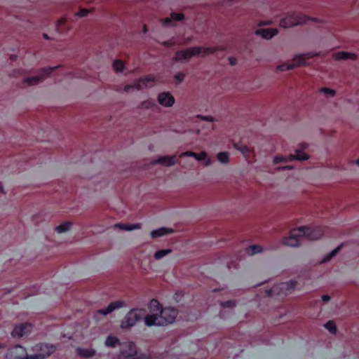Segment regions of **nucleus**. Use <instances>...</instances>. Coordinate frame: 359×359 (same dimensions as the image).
Masks as SVG:
<instances>
[{
  "instance_id": "nucleus-18",
  "label": "nucleus",
  "mask_w": 359,
  "mask_h": 359,
  "mask_svg": "<svg viewBox=\"0 0 359 359\" xmlns=\"http://www.w3.org/2000/svg\"><path fill=\"white\" fill-rule=\"evenodd\" d=\"M310 156L302 150L297 149L294 154H290L289 158L292 161H306L309 159Z\"/></svg>"
},
{
  "instance_id": "nucleus-1",
  "label": "nucleus",
  "mask_w": 359,
  "mask_h": 359,
  "mask_svg": "<svg viewBox=\"0 0 359 359\" xmlns=\"http://www.w3.org/2000/svg\"><path fill=\"white\" fill-rule=\"evenodd\" d=\"M151 312H159L149 314L145 318V325L147 326H167L173 323L179 313L178 310L173 307H165L156 299H152L149 304Z\"/></svg>"
},
{
  "instance_id": "nucleus-51",
  "label": "nucleus",
  "mask_w": 359,
  "mask_h": 359,
  "mask_svg": "<svg viewBox=\"0 0 359 359\" xmlns=\"http://www.w3.org/2000/svg\"><path fill=\"white\" fill-rule=\"evenodd\" d=\"M10 58L11 60L15 61L17 59V56L15 55H11Z\"/></svg>"
},
{
  "instance_id": "nucleus-22",
  "label": "nucleus",
  "mask_w": 359,
  "mask_h": 359,
  "mask_svg": "<svg viewBox=\"0 0 359 359\" xmlns=\"http://www.w3.org/2000/svg\"><path fill=\"white\" fill-rule=\"evenodd\" d=\"M184 18L182 13H172L170 15V18H166L164 19L163 25L169 26L172 21H181Z\"/></svg>"
},
{
  "instance_id": "nucleus-42",
  "label": "nucleus",
  "mask_w": 359,
  "mask_h": 359,
  "mask_svg": "<svg viewBox=\"0 0 359 359\" xmlns=\"http://www.w3.org/2000/svg\"><path fill=\"white\" fill-rule=\"evenodd\" d=\"M25 74V70H23L22 69H15L13 70L11 74H10V76H12V77H18L20 76H22Z\"/></svg>"
},
{
  "instance_id": "nucleus-3",
  "label": "nucleus",
  "mask_w": 359,
  "mask_h": 359,
  "mask_svg": "<svg viewBox=\"0 0 359 359\" xmlns=\"http://www.w3.org/2000/svg\"><path fill=\"white\" fill-rule=\"evenodd\" d=\"M317 54L311 53L295 55L292 59L279 65L276 68V72H285L292 70L294 68L309 65L307 60L313 57Z\"/></svg>"
},
{
  "instance_id": "nucleus-56",
  "label": "nucleus",
  "mask_w": 359,
  "mask_h": 359,
  "mask_svg": "<svg viewBox=\"0 0 359 359\" xmlns=\"http://www.w3.org/2000/svg\"><path fill=\"white\" fill-rule=\"evenodd\" d=\"M266 24L268 25V24H269V22H267L266 23H265V22H262V23H260L259 25H266Z\"/></svg>"
},
{
  "instance_id": "nucleus-41",
  "label": "nucleus",
  "mask_w": 359,
  "mask_h": 359,
  "mask_svg": "<svg viewBox=\"0 0 359 359\" xmlns=\"http://www.w3.org/2000/svg\"><path fill=\"white\" fill-rule=\"evenodd\" d=\"M185 74L182 72H178L174 76V80L176 84H179L182 82L184 79Z\"/></svg>"
},
{
  "instance_id": "nucleus-28",
  "label": "nucleus",
  "mask_w": 359,
  "mask_h": 359,
  "mask_svg": "<svg viewBox=\"0 0 359 359\" xmlns=\"http://www.w3.org/2000/svg\"><path fill=\"white\" fill-rule=\"evenodd\" d=\"M104 344L106 346L111 348H114L116 346L121 345L120 340L116 337L112 335H109L107 337Z\"/></svg>"
},
{
  "instance_id": "nucleus-15",
  "label": "nucleus",
  "mask_w": 359,
  "mask_h": 359,
  "mask_svg": "<svg viewBox=\"0 0 359 359\" xmlns=\"http://www.w3.org/2000/svg\"><path fill=\"white\" fill-rule=\"evenodd\" d=\"M175 101L174 97L169 92L161 93L158 95V102L163 107H172L174 104Z\"/></svg>"
},
{
  "instance_id": "nucleus-30",
  "label": "nucleus",
  "mask_w": 359,
  "mask_h": 359,
  "mask_svg": "<svg viewBox=\"0 0 359 359\" xmlns=\"http://www.w3.org/2000/svg\"><path fill=\"white\" fill-rule=\"evenodd\" d=\"M41 81H43V78H41L39 75L37 76L29 77L23 80V83H26L28 86L37 85Z\"/></svg>"
},
{
  "instance_id": "nucleus-36",
  "label": "nucleus",
  "mask_w": 359,
  "mask_h": 359,
  "mask_svg": "<svg viewBox=\"0 0 359 359\" xmlns=\"http://www.w3.org/2000/svg\"><path fill=\"white\" fill-rule=\"evenodd\" d=\"M171 252V250H160L155 252L154 254V258L156 259H160L164 256L168 255Z\"/></svg>"
},
{
  "instance_id": "nucleus-26",
  "label": "nucleus",
  "mask_w": 359,
  "mask_h": 359,
  "mask_svg": "<svg viewBox=\"0 0 359 359\" xmlns=\"http://www.w3.org/2000/svg\"><path fill=\"white\" fill-rule=\"evenodd\" d=\"M60 67V66H55L53 67H43L41 69H39V76L41 78H43V81L45 80L46 78L49 77L52 72L55 71V69Z\"/></svg>"
},
{
  "instance_id": "nucleus-16",
  "label": "nucleus",
  "mask_w": 359,
  "mask_h": 359,
  "mask_svg": "<svg viewBox=\"0 0 359 359\" xmlns=\"http://www.w3.org/2000/svg\"><path fill=\"white\" fill-rule=\"evenodd\" d=\"M255 34L260 36L265 39H270L278 34L277 29L275 28H259L255 32Z\"/></svg>"
},
{
  "instance_id": "nucleus-5",
  "label": "nucleus",
  "mask_w": 359,
  "mask_h": 359,
  "mask_svg": "<svg viewBox=\"0 0 359 359\" xmlns=\"http://www.w3.org/2000/svg\"><path fill=\"white\" fill-rule=\"evenodd\" d=\"M302 231L300 227L291 229L288 235L282 238L281 243L290 247L299 246L301 239L304 238V232Z\"/></svg>"
},
{
  "instance_id": "nucleus-52",
  "label": "nucleus",
  "mask_w": 359,
  "mask_h": 359,
  "mask_svg": "<svg viewBox=\"0 0 359 359\" xmlns=\"http://www.w3.org/2000/svg\"><path fill=\"white\" fill-rule=\"evenodd\" d=\"M6 344H2V343H0V349H4L6 348Z\"/></svg>"
},
{
  "instance_id": "nucleus-7",
  "label": "nucleus",
  "mask_w": 359,
  "mask_h": 359,
  "mask_svg": "<svg viewBox=\"0 0 359 359\" xmlns=\"http://www.w3.org/2000/svg\"><path fill=\"white\" fill-rule=\"evenodd\" d=\"M26 348L20 345H15L8 348L4 359H30Z\"/></svg>"
},
{
  "instance_id": "nucleus-20",
  "label": "nucleus",
  "mask_w": 359,
  "mask_h": 359,
  "mask_svg": "<svg viewBox=\"0 0 359 359\" xmlns=\"http://www.w3.org/2000/svg\"><path fill=\"white\" fill-rule=\"evenodd\" d=\"M114 227L115 229H118L122 231H132L135 229H141L142 226L141 224L140 223L134 224L117 223L114 224Z\"/></svg>"
},
{
  "instance_id": "nucleus-12",
  "label": "nucleus",
  "mask_w": 359,
  "mask_h": 359,
  "mask_svg": "<svg viewBox=\"0 0 359 359\" xmlns=\"http://www.w3.org/2000/svg\"><path fill=\"white\" fill-rule=\"evenodd\" d=\"M156 81L157 80L154 76L147 75L136 81L135 89L141 90L147 88H151L156 84Z\"/></svg>"
},
{
  "instance_id": "nucleus-27",
  "label": "nucleus",
  "mask_w": 359,
  "mask_h": 359,
  "mask_svg": "<svg viewBox=\"0 0 359 359\" xmlns=\"http://www.w3.org/2000/svg\"><path fill=\"white\" fill-rule=\"evenodd\" d=\"M136 323V320L135 318L130 315V313L128 312L124 320L121 323V327L123 328H130L133 326Z\"/></svg>"
},
{
  "instance_id": "nucleus-54",
  "label": "nucleus",
  "mask_w": 359,
  "mask_h": 359,
  "mask_svg": "<svg viewBox=\"0 0 359 359\" xmlns=\"http://www.w3.org/2000/svg\"><path fill=\"white\" fill-rule=\"evenodd\" d=\"M143 32H144V33H147V26L145 25L143 27Z\"/></svg>"
},
{
  "instance_id": "nucleus-37",
  "label": "nucleus",
  "mask_w": 359,
  "mask_h": 359,
  "mask_svg": "<svg viewBox=\"0 0 359 359\" xmlns=\"http://www.w3.org/2000/svg\"><path fill=\"white\" fill-rule=\"evenodd\" d=\"M320 92L324 93L327 97H334L336 95V91L329 88H321Z\"/></svg>"
},
{
  "instance_id": "nucleus-44",
  "label": "nucleus",
  "mask_w": 359,
  "mask_h": 359,
  "mask_svg": "<svg viewBox=\"0 0 359 359\" xmlns=\"http://www.w3.org/2000/svg\"><path fill=\"white\" fill-rule=\"evenodd\" d=\"M194 156H195V152L191 151H187L181 153L180 154L179 157L180 158H182V157H194Z\"/></svg>"
},
{
  "instance_id": "nucleus-58",
  "label": "nucleus",
  "mask_w": 359,
  "mask_h": 359,
  "mask_svg": "<svg viewBox=\"0 0 359 359\" xmlns=\"http://www.w3.org/2000/svg\"><path fill=\"white\" fill-rule=\"evenodd\" d=\"M153 313H157V317H159V312H153Z\"/></svg>"
},
{
  "instance_id": "nucleus-21",
  "label": "nucleus",
  "mask_w": 359,
  "mask_h": 359,
  "mask_svg": "<svg viewBox=\"0 0 359 359\" xmlns=\"http://www.w3.org/2000/svg\"><path fill=\"white\" fill-rule=\"evenodd\" d=\"M130 315L135 318L136 322L144 318L145 320L146 316L149 314H147V311L144 309H133L129 311Z\"/></svg>"
},
{
  "instance_id": "nucleus-34",
  "label": "nucleus",
  "mask_w": 359,
  "mask_h": 359,
  "mask_svg": "<svg viewBox=\"0 0 359 359\" xmlns=\"http://www.w3.org/2000/svg\"><path fill=\"white\" fill-rule=\"evenodd\" d=\"M326 329H327L331 333L335 334L337 333V326L334 321L329 320L325 325Z\"/></svg>"
},
{
  "instance_id": "nucleus-19",
  "label": "nucleus",
  "mask_w": 359,
  "mask_h": 359,
  "mask_svg": "<svg viewBox=\"0 0 359 359\" xmlns=\"http://www.w3.org/2000/svg\"><path fill=\"white\" fill-rule=\"evenodd\" d=\"M333 58L335 60H355L357 58V55L354 53L347 52H338L333 54Z\"/></svg>"
},
{
  "instance_id": "nucleus-39",
  "label": "nucleus",
  "mask_w": 359,
  "mask_h": 359,
  "mask_svg": "<svg viewBox=\"0 0 359 359\" xmlns=\"http://www.w3.org/2000/svg\"><path fill=\"white\" fill-rule=\"evenodd\" d=\"M236 302L235 300H229L226 302H222L220 305L223 308H233L236 306Z\"/></svg>"
},
{
  "instance_id": "nucleus-49",
  "label": "nucleus",
  "mask_w": 359,
  "mask_h": 359,
  "mask_svg": "<svg viewBox=\"0 0 359 359\" xmlns=\"http://www.w3.org/2000/svg\"><path fill=\"white\" fill-rule=\"evenodd\" d=\"M322 299L324 302H327L330 299V297L329 295H323Z\"/></svg>"
},
{
  "instance_id": "nucleus-8",
  "label": "nucleus",
  "mask_w": 359,
  "mask_h": 359,
  "mask_svg": "<svg viewBox=\"0 0 359 359\" xmlns=\"http://www.w3.org/2000/svg\"><path fill=\"white\" fill-rule=\"evenodd\" d=\"M137 348L135 343L128 342L124 344L117 354L116 359H137Z\"/></svg>"
},
{
  "instance_id": "nucleus-38",
  "label": "nucleus",
  "mask_w": 359,
  "mask_h": 359,
  "mask_svg": "<svg viewBox=\"0 0 359 359\" xmlns=\"http://www.w3.org/2000/svg\"><path fill=\"white\" fill-rule=\"evenodd\" d=\"M217 159L222 163H228L229 154L227 152H220L217 154Z\"/></svg>"
},
{
  "instance_id": "nucleus-33",
  "label": "nucleus",
  "mask_w": 359,
  "mask_h": 359,
  "mask_svg": "<svg viewBox=\"0 0 359 359\" xmlns=\"http://www.w3.org/2000/svg\"><path fill=\"white\" fill-rule=\"evenodd\" d=\"M262 248L259 245H251L246 249V252L249 255H253L256 253L260 252Z\"/></svg>"
},
{
  "instance_id": "nucleus-23",
  "label": "nucleus",
  "mask_w": 359,
  "mask_h": 359,
  "mask_svg": "<svg viewBox=\"0 0 359 359\" xmlns=\"http://www.w3.org/2000/svg\"><path fill=\"white\" fill-rule=\"evenodd\" d=\"M174 233V230L172 229L162 227L156 230H154L151 231V235L152 238H157L160 236H163L164 235L170 234Z\"/></svg>"
},
{
  "instance_id": "nucleus-25",
  "label": "nucleus",
  "mask_w": 359,
  "mask_h": 359,
  "mask_svg": "<svg viewBox=\"0 0 359 359\" xmlns=\"http://www.w3.org/2000/svg\"><path fill=\"white\" fill-rule=\"evenodd\" d=\"M194 158H195L198 161H204L203 165L205 166H208L212 163L211 158L208 156V154L205 151H201L199 154L195 153Z\"/></svg>"
},
{
  "instance_id": "nucleus-59",
  "label": "nucleus",
  "mask_w": 359,
  "mask_h": 359,
  "mask_svg": "<svg viewBox=\"0 0 359 359\" xmlns=\"http://www.w3.org/2000/svg\"><path fill=\"white\" fill-rule=\"evenodd\" d=\"M356 164L359 166V158L356 161Z\"/></svg>"
},
{
  "instance_id": "nucleus-32",
  "label": "nucleus",
  "mask_w": 359,
  "mask_h": 359,
  "mask_svg": "<svg viewBox=\"0 0 359 359\" xmlns=\"http://www.w3.org/2000/svg\"><path fill=\"white\" fill-rule=\"evenodd\" d=\"M71 226H72L71 222H65V223H63V224L57 226L55 228V230L60 233H63V232L69 231L70 229Z\"/></svg>"
},
{
  "instance_id": "nucleus-40",
  "label": "nucleus",
  "mask_w": 359,
  "mask_h": 359,
  "mask_svg": "<svg viewBox=\"0 0 359 359\" xmlns=\"http://www.w3.org/2000/svg\"><path fill=\"white\" fill-rule=\"evenodd\" d=\"M287 161H292V160H290L289 158V156H287V157H283V156H276L273 158V163L275 164H277V163H281V162H287Z\"/></svg>"
},
{
  "instance_id": "nucleus-46",
  "label": "nucleus",
  "mask_w": 359,
  "mask_h": 359,
  "mask_svg": "<svg viewBox=\"0 0 359 359\" xmlns=\"http://www.w3.org/2000/svg\"><path fill=\"white\" fill-rule=\"evenodd\" d=\"M135 89V83L133 85H126L123 88L125 92H129L130 90Z\"/></svg>"
},
{
  "instance_id": "nucleus-47",
  "label": "nucleus",
  "mask_w": 359,
  "mask_h": 359,
  "mask_svg": "<svg viewBox=\"0 0 359 359\" xmlns=\"http://www.w3.org/2000/svg\"><path fill=\"white\" fill-rule=\"evenodd\" d=\"M308 144L302 142L298 145V149L304 151L308 148Z\"/></svg>"
},
{
  "instance_id": "nucleus-31",
  "label": "nucleus",
  "mask_w": 359,
  "mask_h": 359,
  "mask_svg": "<svg viewBox=\"0 0 359 359\" xmlns=\"http://www.w3.org/2000/svg\"><path fill=\"white\" fill-rule=\"evenodd\" d=\"M155 105L154 102L151 100H144L140 103L137 107L138 109H149Z\"/></svg>"
},
{
  "instance_id": "nucleus-43",
  "label": "nucleus",
  "mask_w": 359,
  "mask_h": 359,
  "mask_svg": "<svg viewBox=\"0 0 359 359\" xmlns=\"http://www.w3.org/2000/svg\"><path fill=\"white\" fill-rule=\"evenodd\" d=\"M89 13V11L86 8H81L76 13V15L80 18L86 17Z\"/></svg>"
},
{
  "instance_id": "nucleus-57",
  "label": "nucleus",
  "mask_w": 359,
  "mask_h": 359,
  "mask_svg": "<svg viewBox=\"0 0 359 359\" xmlns=\"http://www.w3.org/2000/svg\"><path fill=\"white\" fill-rule=\"evenodd\" d=\"M44 38L48 39V35L46 34H43Z\"/></svg>"
},
{
  "instance_id": "nucleus-45",
  "label": "nucleus",
  "mask_w": 359,
  "mask_h": 359,
  "mask_svg": "<svg viewBox=\"0 0 359 359\" xmlns=\"http://www.w3.org/2000/svg\"><path fill=\"white\" fill-rule=\"evenodd\" d=\"M197 117L200 118L201 120L212 122L214 121V117L211 116H202V115H198Z\"/></svg>"
},
{
  "instance_id": "nucleus-10",
  "label": "nucleus",
  "mask_w": 359,
  "mask_h": 359,
  "mask_svg": "<svg viewBox=\"0 0 359 359\" xmlns=\"http://www.w3.org/2000/svg\"><path fill=\"white\" fill-rule=\"evenodd\" d=\"M33 329V325L29 323H22L15 326L11 332L13 337L21 338L29 334Z\"/></svg>"
},
{
  "instance_id": "nucleus-29",
  "label": "nucleus",
  "mask_w": 359,
  "mask_h": 359,
  "mask_svg": "<svg viewBox=\"0 0 359 359\" xmlns=\"http://www.w3.org/2000/svg\"><path fill=\"white\" fill-rule=\"evenodd\" d=\"M342 247V244L339 245L334 250H333L331 252L327 255L320 262V264L326 263L329 262L332 257L337 255V254L339 252Z\"/></svg>"
},
{
  "instance_id": "nucleus-55",
  "label": "nucleus",
  "mask_w": 359,
  "mask_h": 359,
  "mask_svg": "<svg viewBox=\"0 0 359 359\" xmlns=\"http://www.w3.org/2000/svg\"><path fill=\"white\" fill-rule=\"evenodd\" d=\"M161 45L166 46V45H170V44L168 42H163Z\"/></svg>"
},
{
  "instance_id": "nucleus-13",
  "label": "nucleus",
  "mask_w": 359,
  "mask_h": 359,
  "mask_svg": "<svg viewBox=\"0 0 359 359\" xmlns=\"http://www.w3.org/2000/svg\"><path fill=\"white\" fill-rule=\"evenodd\" d=\"M233 147L235 149L241 151L246 160L249 163H252L255 161V154L254 148L248 147V146L241 143H234Z\"/></svg>"
},
{
  "instance_id": "nucleus-9",
  "label": "nucleus",
  "mask_w": 359,
  "mask_h": 359,
  "mask_svg": "<svg viewBox=\"0 0 359 359\" xmlns=\"http://www.w3.org/2000/svg\"><path fill=\"white\" fill-rule=\"evenodd\" d=\"M297 284L298 283L297 280H290L287 282L281 283L274 285L271 291L275 293H279V292H282L285 295H287L295 290Z\"/></svg>"
},
{
  "instance_id": "nucleus-14",
  "label": "nucleus",
  "mask_w": 359,
  "mask_h": 359,
  "mask_svg": "<svg viewBox=\"0 0 359 359\" xmlns=\"http://www.w3.org/2000/svg\"><path fill=\"white\" fill-rule=\"evenodd\" d=\"M178 163L175 155L172 156H159L158 158L153 160L151 162V165L160 164L165 167L174 165Z\"/></svg>"
},
{
  "instance_id": "nucleus-17",
  "label": "nucleus",
  "mask_w": 359,
  "mask_h": 359,
  "mask_svg": "<svg viewBox=\"0 0 359 359\" xmlns=\"http://www.w3.org/2000/svg\"><path fill=\"white\" fill-rule=\"evenodd\" d=\"M124 306V302L121 301L111 302L105 309H99L97 312L102 315H107L115 309H119Z\"/></svg>"
},
{
  "instance_id": "nucleus-53",
  "label": "nucleus",
  "mask_w": 359,
  "mask_h": 359,
  "mask_svg": "<svg viewBox=\"0 0 359 359\" xmlns=\"http://www.w3.org/2000/svg\"><path fill=\"white\" fill-rule=\"evenodd\" d=\"M283 170L284 169H292V166H290V165H287V166H285V167H283L282 168Z\"/></svg>"
},
{
  "instance_id": "nucleus-50",
  "label": "nucleus",
  "mask_w": 359,
  "mask_h": 359,
  "mask_svg": "<svg viewBox=\"0 0 359 359\" xmlns=\"http://www.w3.org/2000/svg\"><path fill=\"white\" fill-rule=\"evenodd\" d=\"M65 22H66L65 19H60V20H59L57 21V26H58L57 29H59V27H60V26L61 25L65 24Z\"/></svg>"
},
{
  "instance_id": "nucleus-4",
  "label": "nucleus",
  "mask_w": 359,
  "mask_h": 359,
  "mask_svg": "<svg viewBox=\"0 0 359 359\" xmlns=\"http://www.w3.org/2000/svg\"><path fill=\"white\" fill-rule=\"evenodd\" d=\"M57 350V346L52 344L48 343H39L32 347V351L34 353L31 355L30 359H45L48 358Z\"/></svg>"
},
{
  "instance_id": "nucleus-2",
  "label": "nucleus",
  "mask_w": 359,
  "mask_h": 359,
  "mask_svg": "<svg viewBox=\"0 0 359 359\" xmlns=\"http://www.w3.org/2000/svg\"><path fill=\"white\" fill-rule=\"evenodd\" d=\"M217 49L214 47L212 48H206V47H201V46H195L187 48L185 50H182L180 51H177L172 60L175 62H187L193 56H202L204 57L205 55L212 54L215 53Z\"/></svg>"
},
{
  "instance_id": "nucleus-6",
  "label": "nucleus",
  "mask_w": 359,
  "mask_h": 359,
  "mask_svg": "<svg viewBox=\"0 0 359 359\" xmlns=\"http://www.w3.org/2000/svg\"><path fill=\"white\" fill-rule=\"evenodd\" d=\"M309 18L300 13H292L280 21V26L284 28L306 23Z\"/></svg>"
},
{
  "instance_id": "nucleus-11",
  "label": "nucleus",
  "mask_w": 359,
  "mask_h": 359,
  "mask_svg": "<svg viewBox=\"0 0 359 359\" xmlns=\"http://www.w3.org/2000/svg\"><path fill=\"white\" fill-rule=\"evenodd\" d=\"M300 229L303 230L304 238H306L311 241H315L320 238L323 236V231L319 227H311V226H300Z\"/></svg>"
},
{
  "instance_id": "nucleus-48",
  "label": "nucleus",
  "mask_w": 359,
  "mask_h": 359,
  "mask_svg": "<svg viewBox=\"0 0 359 359\" xmlns=\"http://www.w3.org/2000/svg\"><path fill=\"white\" fill-rule=\"evenodd\" d=\"M229 61L230 65L232 66L236 65V63H237V60L233 57H229Z\"/></svg>"
},
{
  "instance_id": "nucleus-24",
  "label": "nucleus",
  "mask_w": 359,
  "mask_h": 359,
  "mask_svg": "<svg viewBox=\"0 0 359 359\" xmlns=\"http://www.w3.org/2000/svg\"><path fill=\"white\" fill-rule=\"evenodd\" d=\"M77 354L82 358H91L96 355V351L93 348H81L76 349Z\"/></svg>"
},
{
  "instance_id": "nucleus-35",
  "label": "nucleus",
  "mask_w": 359,
  "mask_h": 359,
  "mask_svg": "<svg viewBox=\"0 0 359 359\" xmlns=\"http://www.w3.org/2000/svg\"><path fill=\"white\" fill-rule=\"evenodd\" d=\"M113 68L116 72H122L124 69V64L120 60H116L113 62Z\"/></svg>"
}]
</instances>
